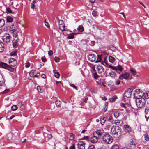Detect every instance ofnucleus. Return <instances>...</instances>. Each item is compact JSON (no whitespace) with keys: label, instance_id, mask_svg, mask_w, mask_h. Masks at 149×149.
Here are the masks:
<instances>
[{"label":"nucleus","instance_id":"f257e3e1","mask_svg":"<svg viewBox=\"0 0 149 149\" xmlns=\"http://www.w3.org/2000/svg\"><path fill=\"white\" fill-rule=\"evenodd\" d=\"M10 30L11 33H13V39L12 41L13 45L14 47H16L18 45V42L19 41L17 34V26L13 24L10 27Z\"/></svg>","mask_w":149,"mask_h":149},{"label":"nucleus","instance_id":"f03ea898","mask_svg":"<svg viewBox=\"0 0 149 149\" xmlns=\"http://www.w3.org/2000/svg\"><path fill=\"white\" fill-rule=\"evenodd\" d=\"M121 129L118 126H113L111 128V132L114 137H118L121 135Z\"/></svg>","mask_w":149,"mask_h":149},{"label":"nucleus","instance_id":"7ed1b4c3","mask_svg":"<svg viewBox=\"0 0 149 149\" xmlns=\"http://www.w3.org/2000/svg\"><path fill=\"white\" fill-rule=\"evenodd\" d=\"M102 141L104 143L110 144L112 142V137L109 134L104 135L102 137Z\"/></svg>","mask_w":149,"mask_h":149},{"label":"nucleus","instance_id":"20e7f679","mask_svg":"<svg viewBox=\"0 0 149 149\" xmlns=\"http://www.w3.org/2000/svg\"><path fill=\"white\" fill-rule=\"evenodd\" d=\"M136 102L138 108H142L145 105V100L144 99H136Z\"/></svg>","mask_w":149,"mask_h":149},{"label":"nucleus","instance_id":"39448f33","mask_svg":"<svg viewBox=\"0 0 149 149\" xmlns=\"http://www.w3.org/2000/svg\"><path fill=\"white\" fill-rule=\"evenodd\" d=\"M11 37L10 35L8 33H5L2 38L3 40L5 42H9L10 40Z\"/></svg>","mask_w":149,"mask_h":149},{"label":"nucleus","instance_id":"423d86ee","mask_svg":"<svg viewBox=\"0 0 149 149\" xmlns=\"http://www.w3.org/2000/svg\"><path fill=\"white\" fill-rule=\"evenodd\" d=\"M136 140L134 138H132L129 141L128 145L131 148H134L136 147Z\"/></svg>","mask_w":149,"mask_h":149},{"label":"nucleus","instance_id":"0eeeda50","mask_svg":"<svg viewBox=\"0 0 149 149\" xmlns=\"http://www.w3.org/2000/svg\"><path fill=\"white\" fill-rule=\"evenodd\" d=\"M129 74L127 72H125L124 73H122L119 76V79L120 80H122L123 79H124L126 80H127L129 78Z\"/></svg>","mask_w":149,"mask_h":149},{"label":"nucleus","instance_id":"6e6552de","mask_svg":"<svg viewBox=\"0 0 149 149\" xmlns=\"http://www.w3.org/2000/svg\"><path fill=\"white\" fill-rule=\"evenodd\" d=\"M133 90L132 88H128L126 91H125L124 96H125L126 98H130L132 94V92Z\"/></svg>","mask_w":149,"mask_h":149},{"label":"nucleus","instance_id":"1a4fd4ad","mask_svg":"<svg viewBox=\"0 0 149 149\" xmlns=\"http://www.w3.org/2000/svg\"><path fill=\"white\" fill-rule=\"evenodd\" d=\"M120 106L124 108L126 110L127 113H130V109L132 108V107H131L130 106L128 105V104H125L123 103H121L120 104Z\"/></svg>","mask_w":149,"mask_h":149},{"label":"nucleus","instance_id":"9d476101","mask_svg":"<svg viewBox=\"0 0 149 149\" xmlns=\"http://www.w3.org/2000/svg\"><path fill=\"white\" fill-rule=\"evenodd\" d=\"M9 63L10 66L14 67L17 65V62L15 59L11 58L9 60Z\"/></svg>","mask_w":149,"mask_h":149},{"label":"nucleus","instance_id":"9b49d317","mask_svg":"<svg viewBox=\"0 0 149 149\" xmlns=\"http://www.w3.org/2000/svg\"><path fill=\"white\" fill-rule=\"evenodd\" d=\"M88 58L90 61L92 62H94L95 61L96 56L94 54H90L88 56Z\"/></svg>","mask_w":149,"mask_h":149},{"label":"nucleus","instance_id":"f8f14e48","mask_svg":"<svg viewBox=\"0 0 149 149\" xmlns=\"http://www.w3.org/2000/svg\"><path fill=\"white\" fill-rule=\"evenodd\" d=\"M10 3L11 5H13V7L15 9H17L19 7V2L17 0H14Z\"/></svg>","mask_w":149,"mask_h":149},{"label":"nucleus","instance_id":"ddd939ff","mask_svg":"<svg viewBox=\"0 0 149 149\" xmlns=\"http://www.w3.org/2000/svg\"><path fill=\"white\" fill-rule=\"evenodd\" d=\"M123 130L125 132L129 133L131 132V128L127 125H124Z\"/></svg>","mask_w":149,"mask_h":149},{"label":"nucleus","instance_id":"4468645a","mask_svg":"<svg viewBox=\"0 0 149 149\" xmlns=\"http://www.w3.org/2000/svg\"><path fill=\"white\" fill-rule=\"evenodd\" d=\"M85 143L83 141H80L77 144L78 148L79 149H85Z\"/></svg>","mask_w":149,"mask_h":149},{"label":"nucleus","instance_id":"2eb2a0df","mask_svg":"<svg viewBox=\"0 0 149 149\" xmlns=\"http://www.w3.org/2000/svg\"><path fill=\"white\" fill-rule=\"evenodd\" d=\"M98 137L94 136L91 138L90 139V141L93 143H96L98 141Z\"/></svg>","mask_w":149,"mask_h":149},{"label":"nucleus","instance_id":"dca6fc26","mask_svg":"<svg viewBox=\"0 0 149 149\" xmlns=\"http://www.w3.org/2000/svg\"><path fill=\"white\" fill-rule=\"evenodd\" d=\"M102 134L100 130L95 131L93 133V136H97L98 138L100 137Z\"/></svg>","mask_w":149,"mask_h":149},{"label":"nucleus","instance_id":"f3484780","mask_svg":"<svg viewBox=\"0 0 149 149\" xmlns=\"http://www.w3.org/2000/svg\"><path fill=\"white\" fill-rule=\"evenodd\" d=\"M134 94L135 96H136V95H139V94H141V95H142V91L140 89H136L135 90L134 92Z\"/></svg>","mask_w":149,"mask_h":149},{"label":"nucleus","instance_id":"a211bd4d","mask_svg":"<svg viewBox=\"0 0 149 149\" xmlns=\"http://www.w3.org/2000/svg\"><path fill=\"white\" fill-rule=\"evenodd\" d=\"M146 115L145 118L147 121H148V119L149 118V109H145V110Z\"/></svg>","mask_w":149,"mask_h":149},{"label":"nucleus","instance_id":"6ab92c4d","mask_svg":"<svg viewBox=\"0 0 149 149\" xmlns=\"http://www.w3.org/2000/svg\"><path fill=\"white\" fill-rule=\"evenodd\" d=\"M8 65L5 63L2 62L0 63V66L3 68L7 69Z\"/></svg>","mask_w":149,"mask_h":149},{"label":"nucleus","instance_id":"aec40b11","mask_svg":"<svg viewBox=\"0 0 149 149\" xmlns=\"http://www.w3.org/2000/svg\"><path fill=\"white\" fill-rule=\"evenodd\" d=\"M97 69L99 73H102L104 71V68L102 66L100 65L97 66Z\"/></svg>","mask_w":149,"mask_h":149},{"label":"nucleus","instance_id":"412c9836","mask_svg":"<svg viewBox=\"0 0 149 149\" xmlns=\"http://www.w3.org/2000/svg\"><path fill=\"white\" fill-rule=\"evenodd\" d=\"M6 21L7 22H12L14 19L13 17L10 16H8L6 17Z\"/></svg>","mask_w":149,"mask_h":149},{"label":"nucleus","instance_id":"4be33fe9","mask_svg":"<svg viewBox=\"0 0 149 149\" xmlns=\"http://www.w3.org/2000/svg\"><path fill=\"white\" fill-rule=\"evenodd\" d=\"M4 80L2 75L0 74V86L4 84Z\"/></svg>","mask_w":149,"mask_h":149},{"label":"nucleus","instance_id":"5701e85b","mask_svg":"<svg viewBox=\"0 0 149 149\" xmlns=\"http://www.w3.org/2000/svg\"><path fill=\"white\" fill-rule=\"evenodd\" d=\"M143 97L146 99H148L149 98V91H146L143 93Z\"/></svg>","mask_w":149,"mask_h":149},{"label":"nucleus","instance_id":"b1692460","mask_svg":"<svg viewBox=\"0 0 149 149\" xmlns=\"http://www.w3.org/2000/svg\"><path fill=\"white\" fill-rule=\"evenodd\" d=\"M123 121L121 120H115L114 122V123L118 125H121L123 124Z\"/></svg>","mask_w":149,"mask_h":149},{"label":"nucleus","instance_id":"393cba45","mask_svg":"<svg viewBox=\"0 0 149 149\" xmlns=\"http://www.w3.org/2000/svg\"><path fill=\"white\" fill-rule=\"evenodd\" d=\"M109 75L110 77L114 78L116 76V74L114 72H110L109 73Z\"/></svg>","mask_w":149,"mask_h":149},{"label":"nucleus","instance_id":"a878e982","mask_svg":"<svg viewBox=\"0 0 149 149\" xmlns=\"http://www.w3.org/2000/svg\"><path fill=\"white\" fill-rule=\"evenodd\" d=\"M4 49V44L2 42H0V52H1L3 51Z\"/></svg>","mask_w":149,"mask_h":149},{"label":"nucleus","instance_id":"bb28decb","mask_svg":"<svg viewBox=\"0 0 149 149\" xmlns=\"http://www.w3.org/2000/svg\"><path fill=\"white\" fill-rule=\"evenodd\" d=\"M130 98H126L125 96H124L123 100L126 102V104H130Z\"/></svg>","mask_w":149,"mask_h":149},{"label":"nucleus","instance_id":"cd10ccee","mask_svg":"<svg viewBox=\"0 0 149 149\" xmlns=\"http://www.w3.org/2000/svg\"><path fill=\"white\" fill-rule=\"evenodd\" d=\"M76 34V33H72L68 35L67 37V38L69 39H73L74 37V35Z\"/></svg>","mask_w":149,"mask_h":149},{"label":"nucleus","instance_id":"c85d7f7f","mask_svg":"<svg viewBox=\"0 0 149 149\" xmlns=\"http://www.w3.org/2000/svg\"><path fill=\"white\" fill-rule=\"evenodd\" d=\"M59 28L61 31H65V26L64 25V24H59Z\"/></svg>","mask_w":149,"mask_h":149},{"label":"nucleus","instance_id":"c756f323","mask_svg":"<svg viewBox=\"0 0 149 149\" xmlns=\"http://www.w3.org/2000/svg\"><path fill=\"white\" fill-rule=\"evenodd\" d=\"M106 120V118L104 117L100 118V122L102 125H103Z\"/></svg>","mask_w":149,"mask_h":149},{"label":"nucleus","instance_id":"7c9ffc66","mask_svg":"<svg viewBox=\"0 0 149 149\" xmlns=\"http://www.w3.org/2000/svg\"><path fill=\"white\" fill-rule=\"evenodd\" d=\"M6 13H15L14 12H13L12 10L9 7H6Z\"/></svg>","mask_w":149,"mask_h":149},{"label":"nucleus","instance_id":"2f4dec72","mask_svg":"<svg viewBox=\"0 0 149 149\" xmlns=\"http://www.w3.org/2000/svg\"><path fill=\"white\" fill-rule=\"evenodd\" d=\"M109 60L110 62L113 63L115 61V58L113 56H109Z\"/></svg>","mask_w":149,"mask_h":149},{"label":"nucleus","instance_id":"473e14b6","mask_svg":"<svg viewBox=\"0 0 149 149\" xmlns=\"http://www.w3.org/2000/svg\"><path fill=\"white\" fill-rule=\"evenodd\" d=\"M5 24L4 20L3 19H0V28L2 27Z\"/></svg>","mask_w":149,"mask_h":149},{"label":"nucleus","instance_id":"72a5a7b5","mask_svg":"<svg viewBox=\"0 0 149 149\" xmlns=\"http://www.w3.org/2000/svg\"><path fill=\"white\" fill-rule=\"evenodd\" d=\"M145 139L146 141H149V133H146L145 134Z\"/></svg>","mask_w":149,"mask_h":149},{"label":"nucleus","instance_id":"f704fd0d","mask_svg":"<svg viewBox=\"0 0 149 149\" xmlns=\"http://www.w3.org/2000/svg\"><path fill=\"white\" fill-rule=\"evenodd\" d=\"M117 98V97L116 96H113L112 98L109 99V100L111 102H114L115 101L116 99Z\"/></svg>","mask_w":149,"mask_h":149},{"label":"nucleus","instance_id":"c9c22d12","mask_svg":"<svg viewBox=\"0 0 149 149\" xmlns=\"http://www.w3.org/2000/svg\"><path fill=\"white\" fill-rule=\"evenodd\" d=\"M114 116L115 118H118L120 114L119 112L118 111H116L114 113Z\"/></svg>","mask_w":149,"mask_h":149},{"label":"nucleus","instance_id":"e433bc0d","mask_svg":"<svg viewBox=\"0 0 149 149\" xmlns=\"http://www.w3.org/2000/svg\"><path fill=\"white\" fill-rule=\"evenodd\" d=\"M37 89L38 92L40 93H42L43 92V90L42 89V87L40 86H38L37 87Z\"/></svg>","mask_w":149,"mask_h":149},{"label":"nucleus","instance_id":"4c0bfd02","mask_svg":"<svg viewBox=\"0 0 149 149\" xmlns=\"http://www.w3.org/2000/svg\"><path fill=\"white\" fill-rule=\"evenodd\" d=\"M36 3V1L35 0L32 1L31 5V8L33 9L35 8V4Z\"/></svg>","mask_w":149,"mask_h":149},{"label":"nucleus","instance_id":"58836bf2","mask_svg":"<svg viewBox=\"0 0 149 149\" xmlns=\"http://www.w3.org/2000/svg\"><path fill=\"white\" fill-rule=\"evenodd\" d=\"M101 56L100 55H98L97 58V60L95 61V62L96 63H97V62H100L101 61Z\"/></svg>","mask_w":149,"mask_h":149},{"label":"nucleus","instance_id":"ea45409f","mask_svg":"<svg viewBox=\"0 0 149 149\" xmlns=\"http://www.w3.org/2000/svg\"><path fill=\"white\" fill-rule=\"evenodd\" d=\"M77 29L79 31L81 32L83 31L84 30L83 28L81 26H79L78 28H77Z\"/></svg>","mask_w":149,"mask_h":149},{"label":"nucleus","instance_id":"a19ab883","mask_svg":"<svg viewBox=\"0 0 149 149\" xmlns=\"http://www.w3.org/2000/svg\"><path fill=\"white\" fill-rule=\"evenodd\" d=\"M55 103L57 107H60V105L61 104V102L60 101L57 100L55 102Z\"/></svg>","mask_w":149,"mask_h":149},{"label":"nucleus","instance_id":"79ce46f5","mask_svg":"<svg viewBox=\"0 0 149 149\" xmlns=\"http://www.w3.org/2000/svg\"><path fill=\"white\" fill-rule=\"evenodd\" d=\"M7 69L11 72H13L14 71V68L11 67L9 65H8Z\"/></svg>","mask_w":149,"mask_h":149},{"label":"nucleus","instance_id":"37998d69","mask_svg":"<svg viewBox=\"0 0 149 149\" xmlns=\"http://www.w3.org/2000/svg\"><path fill=\"white\" fill-rule=\"evenodd\" d=\"M17 106L16 105H13L11 107V109L13 111L16 110L17 109Z\"/></svg>","mask_w":149,"mask_h":149},{"label":"nucleus","instance_id":"c03bdc74","mask_svg":"<svg viewBox=\"0 0 149 149\" xmlns=\"http://www.w3.org/2000/svg\"><path fill=\"white\" fill-rule=\"evenodd\" d=\"M111 149H119V147L117 145H114L112 146Z\"/></svg>","mask_w":149,"mask_h":149},{"label":"nucleus","instance_id":"a18cd8bd","mask_svg":"<svg viewBox=\"0 0 149 149\" xmlns=\"http://www.w3.org/2000/svg\"><path fill=\"white\" fill-rule=\"evenodd\" d=\"M136 99H144V98H142L143 97V95H137L136 96Z\"/></svg>","mask_w":149,"mask_h":149},{"label":"nucleus","instance_id":"49530a36","mask_svg":"<svg viewBox=\"0 0 149 149\" xmlns=\"http://www.w3.org/2000/svg\"><path fill=\"white\" fill-rule=\"evenodd\" d=\"M89 137L88 136H84L81 139V140H86L87 141H88L89 140Z\"/></svg>","mask_w":149,"mask_h":149},{"label":"nucleus","instance_id":"de8ad7c7","mask_svg":"<svg viewBox=\"0 0 149 149\" xmlns=\"http://www.w3.org/2000/svg\"><path fill=\"white\" fill-rule=\"evenodd\" d=\"M92 14L93 16H96L97 15V12L95 11H93L92 13Z\"/></svg>","mask_w":149,"mask_h":149},{"label":"nucleus","instance_id":"09e8293b","mask_svg":"<svg viewBox=\"0 0 149 149\" xmlns=\"http://www.w3.org/2000/svg\"><path fill=\"white\" fill-rule=\"evenodd\" d=\"M130 71L132 72V74H133L134 75H135L136 74V71L133 69H131Z\"/></svg>","mask_w":149,"mask_h":149},{"label":"nucleus","instance_id":"8fccbe9b","mask_svg":"<svg viewBox=\"0 0 149 149\" xmlns=\"http://www.w3.org/2000/svg\"><path fill=\"white\" fill-rule=\"evenodd\" d=\"M120 82L121 81L120 80H117L115 81V84L116 85H118L120 84Z\"/></svg>","mask_w":149,"mask_h":149},{"label":"nucleus","instance_id":"3c124183","mask_svg":"<svg viewBox=\"0 0 149 149\" xmlns=\"http://www.w3.org/2000/svg\"><path fill=\"white\" fill-rule=\"evenodd\" d=\"M118 70L119 71L121 72L122 70V67L120 65H118L117 66V67Z\"/></svg>","mask_w":149,"mask_h":149},{"label":"nucleus","instance_id":"603ef678","mask_svg":"<svg viewBox=\"0 0 149 149\" xmlns=\"http://www.w3.org/2000/svg\"><path fill=\"white\" fill-rule=\"evenodd\" d=\"M93 76L95 79H97L98 76L97 75L96 72H95L93 74Z\"/></svg>","mask_w":149,"mask_h":149},{"label":"nucleus","instance_id":"864d4df0","mask_svg":"<svg viewBox=\"0 0 149 149\" xmlns=\"http://www.w3.org/2000/svg\"><path fill=\"white\" fill-rule=\"evenodd\" d=\"M70 139L71 140H73L74 138V135L72 133L70 134Z\"/></svg>","mask_w":149,"mask_h":149},{"label":"nucleus","instance_id":"5fc2aeb1","mask_svg":"<svg viewBox=\"0 0 149 149\" xmlns=\"http://www.w3.org/2000/svg\"><path fill=\"white\" fill-rule=\"evenodd\" d=\"M59 73L58 72H56L54 74L55 77L57 78H58L59 77Z\"/></svg>","mask_w":149,"mask_h":149},{"label":"nucleus","instance_id":"6e6d98bb","mask_svg":"<svg viewBox=\"0 0 149 149\" xmlns=\"http://www.w3.org/2000/svg\"><path fill=\"white\" fill-rule=\"evenodd\" d=\"M54 59L56 62H58L59 61V58L58 57H55Z\"/></svg>","mask_w":149,"mask_h":149},{"label":"nucleus","instance_id":"4d7b16f0","mask_svg":"<svg viewBox=\"0 0 149 149\" xmlns=\"http://www.w3.org/2000/svg\"><path fill=\"white\" fill-rule=\"evenodd\" d=\"M24 109V106L23 104H21L20 107V109L22 110Z\"/></svg>","mask_w":149,"mask_h":149},{"label":"nucleus","instance_id":"13d9d810","mask_svg":"<svg viewBox=\"0 0 149 149\" xmlns=\"http://www.w3.org/2000/svg\"><path fill=\"white\" fill-rule=\"evenodd\" d=\"M34 72L33 71H32L29 74L30 76L31 77H33L34 76Z\"/></svg>","mask_w":149,"mask_h":149},{"label":"nucleus","instance_id":"bf43d9fd","mask_svg":"<svg viewBox=\"0 0 149 149\" xmlns=\"http://www.w3.org/2000/svg\"><path fill=\"white\" fill-rule=\"evenodd\" d=\"M88 149H95V148L93 145H91L89 146Z\"/></svg>","mask_w":149,"mask_h":149},{"label":"nucleus","instance_id":"052dcab7","mask_svg":"<svg viewBox=\"0 0 149 149\" xmlns=\"http://www.w3.org/2000/svg\"><path fill=\"white\" fill-rule=\"evenodd\" d=\"M70 86H71V87H73L76 90H77V87H76V86L75 85H74V84H70Z\"/></svg>","mask_w":149,"mask_h":149},{"label":"nucleus","instance_id":"680f3d73","mask_svg":"<svg viewBox=\"0 0 149 149\" xmlns=\"http://www.w3.org/2000/svg\"><path fill=\"white\" fill-rule=\"evenodd\" d=\"M48 54L49 55L51 56L53 54V52L52 50H50L48 52Z\"/></svg>","mask_w":149,"mask_h":149},{"label":"nucleus","instance_id":"e2e57ef3","mask_svg":"<svg viewBox=\"0 0 149 149\" xmlns=\"http://www.w3.org/2000/svg\"><path fill=\"white\" fill-rule=\"evenodd\" d=\"M30 65V63L29 62H27L26 63L25 67L26 68L29 67Z\"/></svg>","mask_w":149,"mask_h":149},{"label":"nucleus","instance_id":"0e129e2a","mask_svg":"<svg viewBox=\"0 0 149 149\" xmlns=\"http://www.w3.org/2000/svg\"><path fill=\"white\" fill-rule=\"evenodd\" d=\"M69 149H75L74 144H73L69 148Z\"/></svg>","mask_w":149,"mask_h":149},{"label":"nucleus","instance_id":"69168bd1","mask_svg":"<svg viewBox=\"0 0 149 149\" xmlns=\"http://www.w3.org/2000/svg\"><path fill=\"white\" fill-rule=\"evenodd\" d=\"M45 26L49 28V25L48 23L46 22L45 21Z\"/></svg>","mask_w":149,"mask_h":149},{"label":"nucleus","instance_id":"338daca9","mask_svg":"<svg viewBox=\"0 0 149 149\" xmlns=\"http://www.w3.org/2000/svg\"><path fill=\"white\" fill-rule=\"evenodd\" d=\"M41 60L43 62H45L46 61V59L45 58L42 57Z\"/></svg>","mask_w":149,"mask_h":149},{"label":"nucleus","instance_id":"774afa93","mask_svg":"<svg viewBox=\"0 0 149 149\" xmlns=\"http://www.w3.org/2000/svg\"><path fill=\"white\" fill-rule=\"evenodd\" d=\"M64 24L62 20H60L59 21V24Z\"/></svg>","mask_w":149,"mask_h":149}]
</instances>
